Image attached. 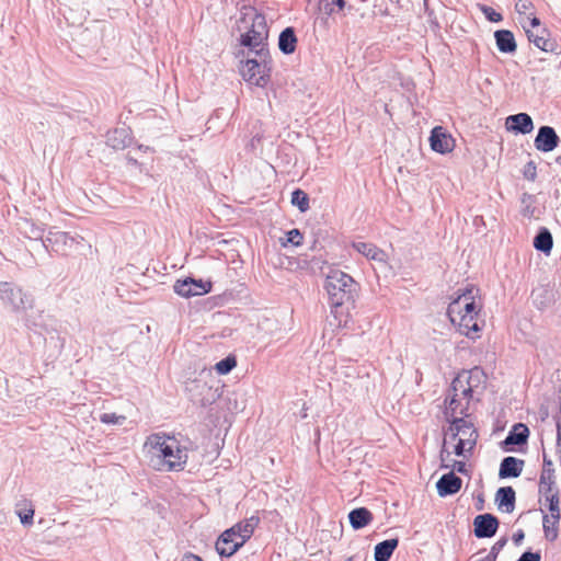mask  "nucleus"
Returning a JSON list of instances; mask_svg holds the SVG:
<instances>
[{
	"label": "nucleus",
	"mask_w": 561,
	"mask_h": 561,
	"mask_svg": "<svg viewBox=\"0 0 561 561\" xmlns=\"http://www.w3.org/2000/svg\"><path fill=\"white\" fill-rule=\"evenodd\" d=\"M328 293L331 313L337 321L336 325H346L350 311L355 308V299L358 295L359 285L354 278L340 270H332L324 283Z\"/></svg>",
	"instance_id": "nucleus-1"
},
{
	"label": "nucleus",
	"mask_w": 561,
	"mask_h": 561,
	"mask_svg": "<svg viewBox=\"0 0 561 561\" xmlns=\"http://www.w3.org/2000/svg\"><path fill=\"white\" fill-rule=\"evenodd\" d=\"M146 446L152 453L151 465L159 471H180L187 461L186 449L182 448L175 438L165 435L151 434Z\"/></svg>",
	"instance_id": "nucleus-2"
},
{
	"label": "nucleus",
	"mask_w": 561,
	"mask_h": 561,
	"mask_svg": "<svg viewBox=\"0 0 561 561\" xmlns=\"http://www.w3.org/2000/svg\"><path fill=\"white\" fill-rule=\"evenodd\" d=\"M257 58H248L241 69L245 81L256 87H265L270 80L271 59L268 49L261 47L254 50Z\"/></svg>",
	"instance_id": "nucleus-3"
},
{
	"label": "nucleus",
	"mask_w": 561,
	"mask_h": 561,
	"mask_svg": "<svg viewBox=\"0 0 561 561\" xmlns=\"http://www.w3.org/2000/svg\"><path fill=\"white\" fill-rule=\"evenodd\" d=\"M185 389L190 400L203 408L214 404L221 396L219 387H214L202 378L188 381Z\"/></svg>",
	"instance_id": "nucleus-4"
},
{
	"label": "nucleus",
	"mask_w": 561,
	"mask_h": 561,
	"mask_svg": "<svg viewBox=\"0 0 561 561\" xmlns=\"http://www.w3.org/2000/svg\"><path fill=\"white\" fill-rule=\"evenodd\" d=\"M447 316L453 324L458 325L459 332L467 337L474 339L472 333H477L481 330L476 314H462L461 305L458 299H454L449 304L447 308Z\"/></svg>",
	"instance_id": "nucleus-5"
},
{
	"label": "nucleus",
	"mask_w": 561,
	"mask_h": 561,
	"mask_svg": "<svg viewBox=\"0 0 561 561\" xmlns=\"http://www.w3.org/2000/svg\"><path fill=\"white\" fill-rule=\"evenodd\" d=\"M268 37V28L264 15L255 14L251 28L241 35L240 44L251 50L264 47Z\"/></svg>",
	"instance_id": "nucleus-6"
},
{
	"label": "nucleus",
	"mask_w": 561,
	"mask_h": 561,
	"mask_svg": "<svg viewBox=\"0 0 561 561\" xmlns=\"http://www.w3.org/2000/svg\"><path fill=\"white\" fill-rule=\"evenodd\" d=\"M0 299L10 305L14 311L25 310L32 306V297L12 282L0 280Z\"/></svg>",
	"instance_id": "nucleus-7"
},
{
	"label": "nucleus",
	"mask_w": 561,
	"mask_h": 561,
	"mask_svg": "<svg viewBox=\"0 0 561 561\" xmlns=\"http://www.w3.org/2000/svg\"><path fill=\"white\" fill-rule=\"evenodd\" d=\"M211 288L213 283L210 280L195 279L193 277L178 279L173 285L174 293L183 298L206 295L211 291Z\"/></svg>",
	"instance_id": "nucleus-8"
},
{
	"label": "nucleus",
	"mask_w": 561,
	"mask_h": 561,
	"mask_svg": "<svg viewBox=\"0 0 561 561\" xmlns=\"http://www.w3.org/2000/svg\"><path fill=\"white\" fill-rule=\"evenodd\" d=\"M499 527V518L491 513L477 515L473 519V534L479 539L492 538L497 533Z\"/></svg>",
	"instance_id": "nucleus-9"
},
{
	"label": "nucleus",
	"mask_w": 561,
	"mask_h": 561,
	"mask_svg": "<svg viewBox=\"0 0 561 561\" xmlns=\"http://www.w3.org/2000/svg\"><path fill=\"white\" fill-rule=\"evenodd\" d=\"M430 145L433 151L445 154L453 151L455 139L444 127L435 126L431 131Z\"/></svg>",
	"instance_id": "nucleus-10"
},
{
	"label": "nucleus",
	"mask_w": 561,
	"mask_h": 561,
	"mask_svg": "<svg viewBox=\"0 0 561 561\" xmlns=\"http://www.w3.org/2000/svg\"><path fill=\"white\" fill-rule=\"evenodd\" d=\"M75 242V238L68 232L49 230L43 245L47 251H54L56 253H65L68 248H71Z\"/></svg>",
	"instance_id": "nucleus-11"
},
{
	"label": "nucleus",
	"mask_w": 561,
	"mask_h": 561,
	"mask_svg": "<svg viewBox=\"0 0 561 561\" xmlns=\"http://www.w3.org/2000/svg\"><path fill=\"white\" fill-rule=\"evenodd\" d=\"M560 142V138L553 127L543 125L539 127L534 145L538 151L550 152L554 150Z\"/></svg>",
	"instance_id": "nucleus-12"
},
{
	"label": "nucleus",
	"mask_w": 561,
	"mask_h": 561,
	"mask_svg": "<svg viewBox=\"0 0 561 561\" xmlns=\"http://www.w3.org/2000/svg\"><path fill=\"white\" fill-rule=\"evenodd\" d=\"M529 428L524 423H516L512 426L505 439L501 442L504 451H513V446L525 445L529 437Z\"/></svg>",
	"instance_id": "nucleus-13"
},
{
	"label": "nucleus",
	"mask_w": 561,
	"mask_h": 561,
	"mask_svg": "<svg viewBox=\"0 0 561 561\" xmlns=\"http://www.w3.org/2000/svg\"><path fill=\"white\" fill-rule=\"evenodd\" d=\"M240 540L234 537L233 529H226L216 541V551L221 558L232 557L240 548Z\"/></svg>",
	"instance_id": "nucleus-14"
},
{
	"label": "nucleus",
	"mask_w": 561,
	"mask_h": 561,
	"mask_svg": "<svg viewBox=\"0 0 561 561\" xmlns=\"http://www.w3.org/2000/svg\"><path fill=\"white\" fill-rule=\"evenodd\" d=\"M448 431L450 432L453 439H456L457 437H467L473 438V442H477L479 437L478 431L473 423L466 420L465 417L450 419Z\"/></svg>",
	"instance_id": "nucleus-15"
},
{
	"label": "nucleus",
	"mask_w": 561,
	"mask_h": 561,
	"mask_svg": "<svg viewBox=\"0 0 561 561\" xmlns=\"http://www.w3.org/2000/svg\"><path fill=\"white\" fill-rule=\"evenodd\" d=\"M505 128L514 134H529L534 129V122L529 114L517 113L506 117Z\"/></svg>",
	"instance_id": "nucleus-16"
},
{
	"label": "nucleus",
	"mask_w": 561,
	"mask_h": 561,
	"mask_svg": "<svg viewBox=\"0 0 561 561\" xmlns=\"http://www.w3.org/2000/svg\"><path fill=\"white\" fill-rule=\"evenodd\" d=\"M461 485L462 480L454 471L443 474L436 482L437 493L442 497L456 494L461 489Z\"/></svg>",
	"instance_id": "nucleus-17"
},
{
	"label": "nucleus",
	"mask_w": 561,
	"mask_h": 561,
	"mask_svg": "<svg viewBox=\"0 0 561 561\" xmlns=\"http://www.w3.org/2000/svg\"><path fill=\"white\" fill-rule=\"evenodd\" d=\"M133 142L131 130L128 127H118L107 133L106 144L114 150H124Z\"/></svg>",
	"instance_id": "nucleus-18"
},
{
	"label": "nucleus",
	"mask_w": 561,
	"mask_h": 561,
	"mask_svg": "<svg viewBox=\"0 0 561 561\" xmlns=\"http://www.w3.org/2000/svg\"><path fill=\"white\" fill-rule=\"evenodd\" d=\"M525 461L523 459L507 456L500 463V479L517 478L522 474Z\"/></svg>",
	"instance_id": "nucleus-19"
},
{
	"label": "nucleus",
	"mask_w": 561,
	"mask_h": 561,
	"mask_svg": "<svg viewBox=\"0 0 561 561\" xmlns=\"http://www.w3.org/2000/svg\"><path fill=\"white\" fill-rule=\"evenodd\" d=\"M494 501L501 512L512 513L515 510L516 492L513 486H501L495 493Z\"/></svg>",
	"instance_id": "nucleus-20"
},
{
	"label": "nucleus",
	"mask_w": 561,
	"mask_h": 561,
	"mask_svg": "<svg viewBox=\"0 0 561 561\" xmlns=\"http://www.w3.org/2000/svg\"><path fill=\"white\" fill-rule=\"evenodd\" d=\"M259 523L260 518L257 516H251L250 518L237 523L229 529L234 530V537H237L241 546H243L251 538Z\"/></svg>",
	"instance_id": "nucleus-21"
},
{
	"label": "nucleus",
	"mask_w": 561,
	"mask_h": 561,
	"mask_svg": "<svg viewBox=\"0 0 561 561\" xmlns=\"http://www.w3.org/2000/svg\"><path fill=\"white\" fill-rule=\"evenodd\" d=\"M494 38L497 49L503 54H515L517 44L515 36L510 30H497L494 32Z\"/></svg>",
	"instance_id": "nucleus-22"
},
{
	"label": "nucleus",
	"mask_w": 561,
	"mask_h": 561,
	"mask_svg": "<svg viewBox=\"0 0 561 561\" xmlns=\"http://www.w3.org/2000/svg\"><path fill=\"white\" fill-rule=\"evenodd\" d=\"M374 520L373 513L364 506L353 508L348 513V522L354 530L368 526Z\"/></svg>",
	"instance_id": "nucleus-23"
},
{
	"label": "nucleus",
	"mask_w": 561,
	"mask_h": 561,
	"mask_svg": "<svg viewBox=\"0 0 561 561\" xmlns=\"http://www.w3.org/2000/svg\"><path fill=\"white\" fill-rule=\"evenodd\" d=\"M297 42L295 28L288 26L278 36V48L284 55H291L296 50Z\"/></svg>",
	"instance_id": "nucleus-24"
},
{
	"label": "nucleus",
	"mask_w": 561,
	"mask_h": 561,
	"mask_svg": "<svg viewBox=\"0 0 561 561\" xmlns=\"http://www.w3.org/2000/svg\"><path fill=\"white\" fill-rule=\"evenodd\" d=\"M398 546V538L386 539L377 543L374 550L375 561H389Z\"/></svg>",
	"instance_id": "nucleus-25"
},
{
	"label": "nucleus",
	"mask_w": 561,
	"mask_h": 561,
	"mask_svg": "<svg viewBox=\"0 0 561 561\" xmlns=\"http://www.w3.org/2000/svg\"><path fill=\"white\" fill-rule=\"evenodd\" d=\"M534 248L549 255L553 247V238L547 227H540L533 241Z\"/></svg>",
	"instance_id": "nucleus-26"
},
{
	"label": "nucleus",
	"mask_w": 561,
	"mask_h": 561,
	"mask_svg": "<svg viewBox=\"0 0 561 561\" xmlns=\"http://www.w3.org/2000/svg\"><path fill=\"white\" fill-rule=\"evenodd\" d=\"M353 248L365 257L378 262H383L386 259V253L375 244L370 242H353Z\"/></svg>",
	"instance_id": "nucleus-27"
},
{
	"label": "nucleus",
	"mask_w": 561,
	"mask_h": 561,
	"mask_svg": "<svg viewBox=\"0 0 561 561\" xmlns=\"http://www.w3.org/2000/svg\"><path fill=\"white\" fill-rule=\"evenodd\" d=\"M445 403H447L445 415L448 422L450 419L457 417L456 414L468 416L467 412L469 404L467 402L466 405H462L460 399L458 398V393L450 394L449 398H446Z\"/></svg>",
	"instance_id": "nucleus-28"
},
{
	"label": "nucleus",
	"mask_w": 561,
	"mask_h": 561,
	"mask_svg": "<svg viewBox=\"0 0 561 561\" xmlns=\"http://www.w3.org/2000/svg\"><path fill=\"white\" fill-rule=\"evenodd\" d=\"M537 198L535 195L529 193H523L520 196V214L525 218H533L535 217L537 207H536Z\"/></svg>",
	"instance_id": "nucleus-29"
},
{
	"label": "nucleus",
	"mask_w": 561,
	"mask_h": 561,
	"mask_svg": "<svg viewBox=\"0 0 561 561\" xmlns=\"http://www.w3.org/2000/svg\"><path fill=\"white\" fill-rule=\"evenodd\" d=\"M538 493L545 499V501H547L548 497H551L552 495L553 497H560V492L556 479L545 480L543 482L542 480H539Z\"/></svg>",
	"instance_id": "nucleus-30"
},
{
	"label": "nucleus",
	"mask_w": 561,
	"mask_h": 561,
	"mask_svg": "<svg viewBox=\"0 0 561 561\" xmlns=\"http://www.w3.org/2000/svg\"><path fill=\"white\" fill-rule=\"evenodd\" d=\"M476 445L477 442H473V438L459 437L457 444L455 445L454 453L458 457L470 456Z\"/></svg>",
	"instance_id": "nucleus-31"
},
{
	"label": "nucleus",
	"mask_w": 561,
	"mask_h": 561,
	"mask_svg": "<svg viewBox=\"0 0 561 561\" xmlns=\"http://www.w3.org/2000/svg\"><path fill=\"white\" fill-rule=\"evenodd\" d=\"M291 204L296 206L301 213H306L309 206V196L301 188H296L291 193Z\"/></svg>",
	"instance_id": "nucleus-32"
},
{
	"label": "nucleus",
	"mask_w": 561,
	"mask_h": 561,
	"mask_svg": "<svg viewBox=\"0 0 561 561\" xmlns=\"http://www.w3.org/2000/svg\"><path fill=\"white\" fill-rule=\"evenodd\" d=\"M549 523H550L549 515L543 514L542 528H543L545 538L548 541L553 542L558 539V536H559V528H558L559 524H554V520H551V525H549Z\"/></svg>",
	"instance_id": "nucleus-33"
},
{
	"label": "nucleus",
	"mask_w": 561,
	"mask_h": 561,
	"mask_svg": "<svg viewBox=\"0 0 561 561\" xmlns=\"http://www.w3.org/2000/svg\"><path fill=\"white\" fill-rule=\"evenodd\" d=\"M527 37L530 43L543 51H552L554 43L543 36L535 35L530 30H526Z\"/></svg>",
	"instance_id": "nucleus-34"
},
{
	"label": "nucleus",
	"mask_w": 561,
	"mask_h": 561,
	"mask_svg": "<svg viewBox=\"0 0 561 561\" xmlns=\"http://www.w3.org/2000/svg\"><path fill=\"white\" fill-rule=\"evenodd\" d=\"M237 366V357L233 354H229L225 358L220 359L215 365V369L219 375L229 374Z\"/></svg>",
	"instance_id": "nucleus-35"
},
{
	"label": "nucleus",
	"mask_w": 561,
	"mask_h": 561,
	"mask_svg": "<svg viewBox=\"0 0 561 561\" xmlns=\"http://www.w3.org/2000/svg\"><path fill=\"white\" fill-rule=\"evenodd\" d=\"M545 502L550 513V520H554V524H559L561 519L560 497H553L552 495L551 497H548V500Z\"/></svg>",
	"instance_id": "nucleus-36"
},
{
	"label": "nucleus",
	"mask_w": 561,
	"mask_h": 561,
	"mask_svg": "<svg viewBox=\"0 0 561 561\" xmlns=\"http://www.w3.org/2000/svg\"><path fill=\"white\" fill-rule=\"evenodd\" d=\"M556 470L553 468L552 460L548 457V455L543 451L542 454V470L540 473L539 480H552L556 479Z\"/></svg>",
	"instance_id": "nucleus-37"
},
{
	"label": "nucleus",
	"mask_w": 561,
	"mask_h": 561,
	"mask_svg": "<svg viewBox=\"0 0 561 561\" xmlns=\"http://www.w3.org/2000/svg\"><path fill=\"white\" fill-rule=\"evenodd\" d=\"M471 375H468L467 373L459 374L457 377H455L450 383L449 392L453 393H460L461 389L466 388L467 385L471 380Z\"/></svg>",
	"instance_id": "nucleus-38"
},
{
	"label": "nucleus",
	"mask_w": 561,
	"mask_h": 561,
	"mask_svg": "<svg viewBox=\"0 0 561 561\" xmlns=\"http://www.w3.org/2000/svg\"><path fill=\"white\" fill-rule=\"evenodd\" d=\"M304 236L301 231L297 228H294L286 232V240L282 241V245L286 247L287 244H291L294 247H299L302 244Z\"/></svg>",
	"instance_id": "nucleus-39"
},
{
	"label": "nucleus",
	"mask_w": 561,
	"mask_h": 561,
	"mask_svg": "<svg viewBox=\"0 0 561 561\" xmlns=\"http://www.w3.org/2000/svg\"><path fill=\"white\" fill-rule=\"evenodd\" d=\"M480 11L484 14L485 19L493 23H499L503 20V15L495 11L492 7L486 4H479Z\"/></svg>",
	"instance_id": "nucleus-40"
},
{
	"label": "nucleus",
	"mask_w": 561,
	"mask_h": 561,
	"mask_svg": "<svg viewBox=\"0 0 561 561\" xmlns=\"http://www.w3.org/2000/svg\"><path fill=\"white\" fill-rule=\"evenodd\" d=\"M507 543V538L502 537L500 538L490 549L488 556L485 558L490 559L491 561H496L501 550L505 547Z\"/></svg>",
	"instance_id": "nucleus-41"
},
{
	"label": "nucleus",
	"mask_w": 561,
	"mask_h": 561,
	"mask_svg": "<svg viewBox=\"0 0 561 561\" xmlns=\"http://www.w3.org/2000/svg\"><path fill=\"white\" fill-rule=\"evenodd\" d=\"M125 420L124 415H117L116 413H103L100 416V421L104 424H123Z\"/></svg>",
	"instance_id": "nucleus-42"
},
{
	"label": "nucleus",
	"mask_w": 561,
	"mask_h": 561,
	"mask_svg": "<svg viewBox=\"0 0 561 561\" xmlns=\"http://www.w3.org/2000/svg\"><path fill=\"white\" fill-rule=\"evenodd\" d=\"M523 175L526 180L535 181L537 178V165L534 161H528L523 169Z\"/></svg>",
	"instance_id": "nucleus-43"
},
{
	"label": "nucleus",
	"mask_w": 561,
	"mask_h": 561,
	"mask_svg": "<svg viewBox=\"0 0 561 561\" xmlns=\"http://www.w3.org/2000/svg\"><path fill=\"white\" fill-rule=\"evenodd\" d=\"M478 288H476L473 285L465 288L461 294L457 296L456 299L459 300V304L461 305V299L465 301L474 300V294L478 293Z\"/></svg>",
	"instance_id": "nucleus-44"
},
{
	"label": "nucleus",
	"mask_w": 561,
	"mask_h": 561,
	"mask_svg": "<svg viewBox=\"0 0 561 561\" xmlns=\"http://www.w3.org/2000/svg\"><path fill=\"white\" fill-rule=\"evenodd\" d=\"M333 0H320V11L327 15H332L336 12L335 5L332 4Z\"/></svg>",
	"instance_id": "nucleus-45"
},
{
	"label": "nucleus",
	"mask_w": 561,
	"mask_h": 561,
	"mask_svg": "<svg viewBox=\"0 0 561 561\" xmlns=\"http://www.w3.org/2000/svg\"><path fill=\"white\" fill-rule=\"evenodd\" d=\"M541 554L539 551L533 552L531 550H527L520 554L517 561H540Z\"/></svg>",
	"instance_id": "nucleus-46"
},
{
	"label": "nucleus",
	"mask_w": 561,
	"mask_h": 561,
	"mask_svg": "<svg viewBox=\"0 0 561 561\" xmlns=\"http://www.w3.org/2000/svg\"><path fill=\"white\" fill-rule=\"evenodd\" d=\"M442 467L443 468H450V467H453L454 470H456L457 472L462 473V474H467V472H468L467 465L463 461L453 460V465L443 463Z\"/></svg>",
	"instance_id": "nucleus-47"
},
{
	"label": "nucleus",
	"mask_w": 561,
	"mask_h": 561,
	"mask_svg": "<svg viewBox=\"0 0 561 561\" xmlns=\"http://www.w3.org/2000/svg\"><path fill=\"white\" fill-rule=\"evenodd\" d=\"M533 8V3L529 0H517L515 3V10L518 14H525Z\"/></svg>",
	"instance_id": "nucleus-48"
},
{
	"label": "nucleus",
	"mask_w": 561,
	"mask_h": 561,
	"mask_svg": "<svg viewBox=\"0 0 561 561\" xmlns=\"http://www.w3.org/2000/svg\"><path fill=\"white\" fill-rule=\"evenodd\" d=\"M462 314H476L478 316V307L474 300L465 301V305L461 306Z\"/></svg>",
	"instance_id": "nucleus-49"
},
{
	"label": "nucleus",
	"mask_w": 561,
	"mask_h": 561,
	"mask_svg": "<svg viewBox=\"0 0 561 561\" xmlns=\"http://www.w3.org/2000/svg\"><path fill=\"white\" fill-rule=\"evenodd\" d=\"M34 510L30 508L24 513L19 512L20 520L23 525H28L33 523Z\"/></svg>",
	"instance_id": "nucleus-50"
},
{
	"label": "nucleus",
	"mask_w": 561,
	"mask_h": 561,
	"mask_svg": "<svg viewBox=\"0 0 561 561\" xmlns=\"http://www.w3.org/2000/svg\"><path fill=\"white\" fill-rule=\"evenodd\" d=\"M30 238L34 240H45L44 239V230L41 227H35L34 225L31 228L30 231Z\"/></svg>",
	"instance_id": "nucleus-51"
},
{
	"label": "nucleus",
	"mask_w": 561,
	"mask_h": 561,
	"mask_svg": "<svg viewBox=\"0 0 561 561\" xmlns=\"http://www.w3.org/2000/svg\"><path fill=\"white\" fill-rule=\"evenodd\" d=\"M472 393H473L472 385L469 382L466 388L461 389L459 397H462L469 403V400L472 398Z\"/></svg>",
	"instance_id": "nucleus-52"
},
{
	"label": "nucleus",
	"mask_w": 561,
	"mask_h": 561,
	"mask_svg": "<svg viewBox=\"0 0 561 561\" xmlns=\"http://www.w3.org/2000/svg\"><path fill=\"white\" fill-rule=\"evenodd\" d=\"M525 538V533L523 529H518L516 533H514L512 539H513V542L518 546L523 542Z\"/></svg>",
	"instance_id": "nucleus-53"
},
{
	"label": "nucleus",
	"mask_w": 561,
	"mask_h": 561,
	"mask_svg": "<svg viewBox=\"0 0 561 561\" xmlns=\"http://www.w3.org/2000/svg\"><path fill=\"white\" fill-rule=\"evenodd\" d=\"M556 426H557V445L560 446L561 445V420L560 419H557Z\"/></svg>",
	"instance_id": "nucleus-54"
},
{
	"label": "nucleus",
	"mask_w": 561,
	"mask_h": 561,
	"mask_svg": "<svg viewBox=\"0 0 561 561\" xmlns=\"http://www.w3.org/2000/svg\"><path fill=\"white\" fill-rule=\"evenodd\" d=\"M332 4L335 5L336 11H341L345 8L346 1L345 0H333Z\"/></svg>",
	"instance_id": "nucleus-55"
},
{
	"label": "nucleus",
	"mask_w": 561,
	"mask_h": 561,
	"mask_svg": "<svg viewBox=\"0 0 561 561\" xmlns=\"http://www.w3.org/2000/svg\"><path fill=\"white\" fill-rule=\"evenodd\" d=\"M181 561H203V559L196 554L190 553L184 556Z\"/></svg>",
	"instance_id": "nucleus-56"
},
{
	"label": "nucleus",
	"mask_w": 561,
	"mask_h": 561,
	"mask_svg": "<svg viewBox=\"0 0 561 561\" xmlns=\"http://www.w3.org/2000/svg\"><path fill=\"white\" fill-rule=\"evenodd\" d=\"M444 444H446V440H444ZM450 453L445 448V445H443V448L440 450V459L444 462L447 458H449Z\"/></svg>",
	"instance_id": "nucleus-57"
},
{
	"label": "nucleus",
	"mask_w": 561,
	"mask_h": 561,
	"mask_svg": "<svg viewBox=\"0 0 561 561\" xmlns=\"http://www.w3.org/2000/svg\"><path fill=\"white\" fill-rule=\"evenodd\" d=\"M476 507H477L478 511H482L483 510V507H484V499H483L482 494L478 495V501H477Z\"/></svg>",
	"instance_id": "nucleus-58"
},
{
	"label": "nucleus",
	"mask_w": 561,
	"mask_h": 561,
	"mask_svg": "<svg viewBox=\"0 0 561 561\" xmlns=\"http://www.w3.org/2000/svg\"><path fill=\"white\" fill-rule=\"evenodd\" d=\"M540 415L542 421H545L549 416V411L547 407L540 408Z\"/></svg>",
	"instance_id": "nucleus-59"
},
{
	"label": "nucleus",
	"mask_w": 561,
	"mask_h": 561,
	"mask_svg": "<svg viewBox=\"0 0 561 561\" xmlns=\"http://www.w3.org/2000/svg\"><path fill=\"white\" fill-rule=\"evenodd\" d=\"M530 25L531 27H537L540 25V20L537 18V16H533L530 18Z\"/></svg>",
	"instance_id": "nucleus-60"
},
{
	"label": "nucleus",
	"mask_w": 561,
	"mask_h": 561,
	"mask_svg": "<svg viewBox=\"0 0 561 561\" xmlns=\"http://www.w3.org/2000/svg\"><path fill=\"white\" fill-rule=\"evenodd\" d=\"M557 419H560V420H561V409L559 410L558 415L556 416V420H557Z\"/></svg>",
	"instance_id": "nucleus-61"
},
{
	"label": "nucleus",
	"mask_w": 561,
	"mask_h": 561,
	"mask_svg": "<svg viewBox=\"0 0 561 561\" xmlns=\"http://www.w3.org/2000/svg\"><path fill=\"white\" fill-rule=\"evenodd\" d=\"M560 68H561V60H560Z\"/></svg>",
	"instance_id": "nucleus-62"
}]
</instances>
